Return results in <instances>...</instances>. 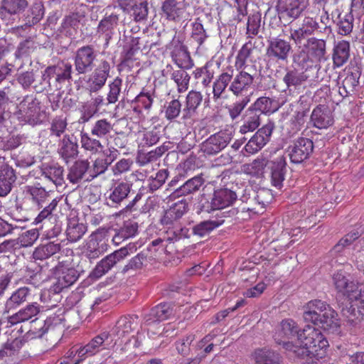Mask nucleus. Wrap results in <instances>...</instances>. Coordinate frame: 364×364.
Listing matches in <instances>:
<instances>
[{
  "label": "nucleus",
  "instance_id": "obj_1",
  "mask_svg": "<svg viewBox=\"0 0 364 364\" xmlns=\"http://www.w3.org/2000/svg\"><path fill=\"white\" fill-rule=\"evenodd\" d=\"M299 345L294 353L297 356L309 357L319 360L326 355L328 342L319 329L307 325L299 334Z\"/></svg>",
  "mask_w": 364,
  "mask_h": 364
},
{
  "label": "nucleus",
  "instance_id": "obj_2",
  "mask_svg": "<svg viewBox=\"0 0 364 364\" xmlns=\"http://www.w3.org/2000/svg\"><path fill=\"white\" fill-rule=\"evenodd\" d=\"M73 65L65 61H60L56 65L47 67L42 73L41 82L34 85L37 92H41L49 87L50 89L60 90L66 82L72 78Z\"/></svg>",
  "mask_w": 364,
  "mask_h": 364
},
{
  "label": "nucleus",
  "instance_id": "obj_3",
  "mask_svg": "<svg viewBox=\"0 0 364 364\" xmlns=\"http://www.w3.org/2000/svg\"><path fill=\"white\" fill-rule=\"evenodd\" d=\"M188 210V203L185 200L173 203L168 209L164 212L160 219V223L169 229L167 240H178L181 237L183 228L180 225V219Z\"/></svg>",
  "mask_w": 364,
  "mask_h": 364
},
{
  "label": "nucleus",
  "instance_id": "obj_4",
  "mask_svg": "<svg viewBox=\"0 0 364 364\" xmlns=\"http://www.w3.org/2000/svg\"><path fill=\"white\" fill-rule=\"evenodd\" d=\"M40 102L31 96H26L17 106L14 114L24 124L36 125L41 124L46 118V113L41 110Z\"/></svg>",
  "mask_w": 364,
  "mask_h": 364
},
{
  "label": "nucleus",
  "instance_id": "obj_5",
  "mask_svg": "<svg viewBox=\"0 0 364 364\" xmlns=\"http://www.w3.org/2000/svg\"><path fill=\"white\" fill-rule=\"evenodd\" d=\"M54 277L49 291L58 294L70 287L79 277L78 272L70 266V258L62 260L55 267Z\"/></svg>",
  "mask_w": 364,
  "mask_h": 364
},
{
  "label": "nucleus",
  "instance_id": "obj_6",
  "mask_svg": "<svg viewBox=\"0 0 364 364\" xmlns=\"http://www.w3.org/2000/svg\"><path fill=\"white\" fill-rule=\"evenodd\" d=\"M348 301L355 302L360 309L357 311L355 309H343V315L350 326L364 329V284L357 283L349 295Z\"/></svg>",
  "mask_w": 364,
  "mask_h": 364
},
{
  "label": "nucleus",
  "instance_id": "obj_7",
  "mask_svg": "<svg viewBox=\"0 0 364 364\" xmlns=\"http://www.w3.org/2000/svg\"><path fill=\"white\" fill-rule=\"evenodd\" d=\"M113 339L108 332H102L92 338L86 345L79 348H73L70 349V356L77 355L82 360L89 356L94 355L100 351L109 349L114 346Z\"/></svg>",
  "mask_w": 364,
  "mask_h": 364
},
{
  "label": "nucleus",
  "instance_id": "obj_8",
  "mask_svg": "<svg viewBox=\"0 0 364 364\" xmlns=\"http://www.w3.org/2000/svg\"><path fill=\"white\" fill-rule=\"evenodd\" d=\"M301 332L299 326L293 319L286 318L282 320L277 326L273 337L275 342L282 345L284 349L294 352V349L297 348L296 345L289 340L297 336V342L299 343V334Z\"/></svg>",
  "mask_w": 364,
  "mask_h": 364
},
{
  "label": "nucleus",
  "instance_id": "obj_9",
  "mask_svg": "<svg viewBox=\"0 0 364 364\" xmlns=\"http://www.w3.org/2000/svg\"><path fill=\"white\" fill-rule=\"evenodd\" d=\"M252 166L258 171L262 170L265 166L270 169L271 183L274 187L280 189L287 173V162L284 156H279L274 160L267 162L264 159H255Z\"/></svg>",
  "mask_w": 364,
  "mask_h": 364
},
{
  "label": "nucleus",
  "instance_id": "obj_10",
  "mask_svg": "<svg viewBox=\"0 0 364 364\" xmlns=\"http://www.w3.org/2000/svg\"><path fill=\"white\" fill-rule=\"evenodd\" d=\"M97 51L92 45L78 48L74 53V68L77 75H85L95 67Z\"/></svg>",
  "mask_w": 364,
  "mask_h": 364
},
{
  "label": "nucleus",
  "instance_id": "obj_11",
  "mask_svg": "<svg viewBox=\"0 0 364 364\" xmlns=\"http://www.w3.org/2000/svg\"><path fill=\"white\" fill-rule=\"evenodd\" d=\"M306 8V0H278L277 4L279 18L290 23L299 18Z\"/></svg>",
  "mask_w": 364,
  "mask_h": 364
},
{
  "label": "nucleus",
  "instance_id": "obj_12",
  "mask_svg": "<svg viewBox=\"0 0 364 364\" xmlns=\"http://www.w3.org/2000/svg\"><path fill=\"white\" fill-rule=\"evenodd\" d=\"M266 55L276 62H287L292 51L289 41L279 37L269 38L267 40Z\"/></svg>",
  "mask_w": 364,
  "mask_h": 364
},
{
  "label": "nucleus",
  "instance_id": "obj_13",
  "mask_svg": "<svg viewBox=\"0 0 364 364\" xmlns=\"http://www.w3.org/2000/svg\"><path fill=\"white\" fill-rule=\"evenodd\" d=\"M314 151L312 140L299 137L288 147L289 156L292 163L300 164L309 159Z\"/></svg>",
  "mask_w": 364,
  "mask_h": 364
},
{
  "label": "nucleus",
  "instance_id": "obj_14",
  "mask_svg": "<svg viewBox=\"0 0 364 364\" xmlns=\"http://www.w3.org/2000/svg\"><path fill=\"white\" fill-rule=\"evenodd\" d=\"M92 70L93 72L87 81V86L91 92H96L105 86L109 76L111 65L107 60L101 59Z\"/></svg>",
  "mask_w": 364,
  "mask_h": 364
},
{
  "label": "nucleus",
  "instance_id": "obj_15",
  "mask_svg": "<svg viewBox=\"0 0 364 364\" xmlns=\"http://www.w3.org/2000/svg\"><path fill=\"white\" fill-rule=\"evenodd\" d=\"M231 134L227 131L218 132L201 144V150L206 155H215L223 150L231 141Z\"/></svg>",
  "mask_w": 364,
  "mask_h": 364
},
{
  "label": "nucleus",
  "instance_id": "obj_16",
  "mask_svg": "<svg viewBox=\"0 0 364 364\" xmlns=\"http://www.w3.org/2000/svg\"><path fill=\"white\" fill-rule=\"evenodd\" d=\"M168 48L171 50L173 61L181 69H191L193 66V60L187 48L179 40L173 38Z\"/></svg>",
  "mask_w": 364,
  "mask_h": 364
},
{
  "label": "nucleus",
  "instance_id": "obj_17",
  "mask_svg": "<svg viewBox=\"0 0 364 364\" xmlns=\"http://www.w3.org/2000/svg\"><path fill=\"white\" fill-rule=\"evenodd\" d=\"M318 28H321L316 19L306 16L303 19L299 27L290 28L289 38L296 45H301L306 38L314 35Z\"/></svg>",
  "mask_w": 364,
  "mask_h": 364
},
{
  "label": "nucleus",
  "instance_id": "obj_18",
  "mask_svg": "<svg viewBox=\"0 0 364 364\" xmlns=\"http://www.w3.org/2000/svg\"><path fill=\"white\" fill-rule=\"evenodd\" d=\"M318 68L316 67H307L305 70L299 71L296 68L287 69L286 73L283 77V82L287 86V90L291 91L292 89L299 88L311 77L310 73L317 72Z\"/></svg>",
  "mask_w": 364,
  "mask_h": 364
},
{
  "label": "nucleus",
  "instance_id": "obj_19",
  "mask_svg": "<svg viewBox=\"0 0 364 364\" xmlns=\"http://www.w3.org/2000/svg\"><path fill=\"white\" fill-rule=\"evenodd\" d=\"M237 194L228 188L215 190L210 202V208L208 206L206 211L225 208L233 204L237 200Z\"/></svg>",
  "mask_w": 364,
  "mask_h": 364
},
{
  "label": "nucleus",
  "instance_id": "obj_20",
  "mask_svg": "<svg viewBox=\"0 0 364 364\" xmlns=\"http://www.w3.org/2000/svg\"><path fill=\"white\" fill-rule=\"evenodd\" d=\"M333 124V116L328 108L317 105L312 111L309 124L318 129H327Z\"/></svg>",
  "mask_w": 364,
  "mask_h": 364
},
{
  "label": "nucleus",
  "instance_id": "obj_21",
  "mask_svg": "<svg viewBox=\"0 0 364 364\" xmlns=\"http://www.w3.org/2000/svg\"><path fill=\"white\" fill-rule=\"evenodd\" d=\"M63 319L59 316H50L44 321L33 320L31 322V328L26 333L27 339H36L41 338L48 330L53 328L55 326L60 324Z\"/></svg>",
  "mask_w": 364,
  "mask_h": 364
},
{
  "label": "nucleus",
  "instance_id": "obj_22",
  "mask_svg": "<svg viewBox=\"0 0 364 364\" xmlns=\"http://www.w3.org/2000/svg\"><path fill=\"white\" fill-rule=\"evenodd\" d=\"M44 16V6L41 2L33 3L21 16L22 25L16 28L17 31H25L37 24Z\"/></svg>",
  "mask_w": 364,
  "mask_h": 364
},
{
  "label": "nucleus",
  "instance_id": "obj_23",
  "mask_svg": "<svg viewBox=\"0 0 364 364\" xmlns=\"http://www.w3.org/2000/svg\"><path fill=\"white\" fill-rule=\"evenodd\" d=\"M255 76L247 71L241 70L234 77L229 86V90L236 96L244 95L251 87Z\"/></svg>",
  "mask_w": 364,
  "mask_h": 364
},
{
  "label": "nucleus",
  "instance_id": "obj_24",
  "mask_svg": "<svg viewBox=\"0 0 364 364\" xmlns=\"http://www.w3.org/2000/svg\"><path fill=\"white\" fill-rule=\"evenodd\" d=\"M28 6L27 0H1L0 18L9 21L11 16L23 12Z\"/></svg>",
  "mask_w": 364,
  "mask_h": 364
},
{
  "label": "nucleus",
  "instance_id": "obj_25",
  "mask_svg": "<svg viewBox=\"0 0 364 364\" xmlns=\"http://www.w3.org/2000/svg\"><path fill=\"white\" fill-rule=\"evenodd\" d=\"M329 306L321 300H311L306 304V310L303 315L304 319L306 322H311L314 324L320 323L322 314Z\"/></svg>",
  "mask_w": 364,
  "mask_h": 364
},
{
  "label": "nucleus",
  "instance_id": "obj_26",
  "mask_svg": "<svg viewBox=\"0 0 364 364\" xmlns=\"http://www.w3.org/2000/svg\"><path fill=\"white\" fill-rule=\"evenodd\" d=\"M58 153L65 162L75 159L78 155V144L73 135H65L58 145Z\"/></svg>",
  "mask_w": 364,
  "mask_h": 364
},
{
  "label": "nucleus",
  "instance_id": "obj_27",
  "mask_svg": "<svg viewBox=\"0 0 364 364\" xmlns=\"http://www.w3.org/2000/svg\"><path fill=\"white\" fill-rule=\"evenodd\" d=\"M132 184L129 182H119L115 183L110 189V193L107 198V204L115 206L126 199L131 191Z\"/></svg>",
  "mask_w": 364,
  "mask_h": 364
},
{
  "label": "nucleus",
  "instance_id": "obj_28",
  "mask_svg": "<svg viewBox=\"0 0 364 364\" xmlns=\"http://www.w3.org/2000/svg\"><path fill=\"white\" fill-rule=\"evenodd\" d=\"M304 48L309 53L313 60L321 62L326 59V43L323 39H318L315 37L308 38Z\"/></svg>",
  "mask_w": 364,
  "mask_h": 364
},
{
  "label": "nucleus",
  "instance_id": "obj_29",
  "mask_svg": "<svg viewBox=\"0 0 364 364\" xmlns=\"http://www.w3.org/2000/svg\"><path fill=\"white\" fill-rule=\"evenodd\" d=\"M138 326V317L136 316H125L118 319L114 327L112 329V334L120 338L130 333Z\"/></svg>",
  "mask_w": 364,
  "mask_h": 364
},
{
  "label": "nucleus",
  "instance_id": "obj_30",
  "mask_svg": "<svg viewBox=\"0 0 364 364\" xmlns=\"http://www.w3.org/2000/svg\"><path fill=\"white\" fill-rule=\"evenodd\" d=\"M127 254H124V252H112L97 264L92 272V277L97 279L100 278L106 274L117 261L122 259Z\"/></svg>",
  "mask_w": 364,
  "mask_h": 364
},
{
  "label": "nucleus",
  "instance_id": "obj_31",
  "mask_svg": "<svg viewBox=\"0 0 364 364\" xmlns=\"http://www.w3.org/2000/svg\"><path fill=\"white\" fill-rule=\"evenodd\" d=\"M184 0H165L162 3V15L168 21H178L184 11Z\"/></svg>",
  "mask_w": 364,
  "mask_h": 364
},
{
  "label": "nucleus",
  "instance_id": "obj_32",
  "mask_svg": "<svg viewBox=\"0 0 364 364\" xmlns=\"http://www.w3.org/2000/svg\"><path fill=\"white\" fill-rule=\"evenodd\" d=\"M39 312L40 305L36 302H33L28 304L26 307L10 316L8 321L11 325L25 322L38 315Z\"/></svg>",
  "mask_w": 364,
  "mask_h": 364
},
{
  "label": "nucleus",
  "instance_id": "obj_33",
  "mask_svg": "<svg viewBox=\"0 0 364 364\" xmlns=\"http://www.w3.org/2000/svg\"><path fill=\"white\" fill-rule=\"evenodd\" d=\"M172 313V308L169 304H160L153 308L150 313L145 316V323L149 325L154 322L166 320Z\"/></svg>",
  "mask_w": 364,
  "mask_h": 364
},
{
  "label": "nucleus",
  "instance_id": "obj_34",
  "mask_svg": "<svg viewBox=\"0 0 364 364\" xmlns=\"http://www.w3.org/2000/svg\"><path fill=\"white\" fill-rule=\"evenodd\" d=\"M16 176L14 170L8 166L0 168V197L7 196L11 191Z\"/></svg>",
  "mask_w": 364,
  "mask_h": 364
},
{
  "label": "nucleus",
  "instance_id": "obj_35",
  "mask_svg": "<svg viewBox=\"0 0 364 364\" xmlns=\"http://www.w3.org/2000/svg\"><path fill=\"white\" fill-rule=\"evenodd\" d=\"M234 70L228 68L226 71L222 73L213 85V98L218 100L221 98L223 93L232 81Z\"/></svg>",
  "mask_w": 364,
  "mask_h": 364
},
{
  "label": "nucleus",
  "instance_id": "obj_36",
  "mask_svg": "<svg viewBox=\"0 0 364 364\" xmlns=\"http://www.w3.org/2000/svg\"><path fill=\"white\" fill-rule=\"evenodd\" d=\"M204 182L205 180L201 176H194L175 189L173 195L176 197H181L192 194L198 191Z\"/></svg>",
  "mask_w": 364,
  "mask_h": 364
},
{
  "label": "nucleus",
  "instance_id": "obj_37",
  "mask_svg": "<svg viewBox=\"0 0 364 364\" xmlns=\"http://www.w3.org/2000/svg\"><path fill=\"white\" fill-rule=\"evenodd\" d=\"M333 281L337 291L349 300V295L356 287L358 282L349 281L341 272H337L333 275Z\"/></svg>",
  "mask_w": 364,
  "mask_h": 364
},
{
  "label": "nucleus",
  "instance_id": "obj_38",
  "mask_svg": "<svg viewBox=\"0 0 364 364\" xmlns=\"http://www.w3.org/2000/svg\"><path fill=\"white\" fill-rule=\"evenodd\" d=\"M26 195L32 202L39 208L46 203L49 198V193L39 183L33 186H27L25 189Z\"/></svg>",
  "mask_w": 364,
  "mask_h": 364
},
{
  "label": "nucleus",
  "instance_id": "obj_39",
  "mask_svg": "<svg viewBox=\"0 0 364 364\" xmlns=\"http://www.w3.org/2000/svg\"><path fill=\"white\" fill-rule=\"evenodd\" d=\"M90 167L87 160L76 161L69 168L68 179L73 184L82 181Z\"/></svg>",
  "mask_w": 364,
  "mask_h": 364
},
{
  "label": "nucleus",
  "instance_id": "obj_40",
  "mask_svg": "<svg viewBox=\"0 0 364 364\" xmlns=\"http://www.w3.org/2000/svg\"><path fill=\"white\" fill-rule=\"evenodd\" d=\"M260 117L261 115L252 109L248 108L243 116V122L240 127V132L244 134L257 129L260 125Z\"/></svg>",
  "mask_w": 364,
  "mask_h": 364
},
{
  "label": "nucleus",
  "instance_id": "obj_41",
  "mask_svg": "<svg viewBox=\"0 0 364 364\" xmlns=\"http://www.w3.org/2000/svg\"><path fill=\"white\" fill-rule=\"evenodd\" d=\"M203 100V95L200 92L191 90L186 96V107L183 110V119H186L196 112L197 108Z\"/></svg>",
  "mask_w": 364,
  "mask_h": 364
},
{
  "label": "nucleus",
  "instance_id": "obj_42",
  "mask_svg": "<svg viewBox=\"0 0 364 364\" xmlns=\"http://www.w3.org/2000/svg\"><path fill=\"white\" fill-rule=\"evenodd\" d=\"M350 44L348 41H341L335 46L333 53L334 67L343 65L349 58Z\"/></svg>",
  "mask_w": 364,
  "mask_h": 364
},
{
  "label": "nucleus",
  "instance_id": "obj_43",
  "mask_svg": "<svg viewBox=\"0 0 364 364\" xmlns=\"http://www.w3.org/2000/svg\"><path fill=\"white\" fill-rule=\"evenodd\" d=\"M167 71L172 70L171 73V79L174 81L177 85V91L179 93L186 92L189 87L191 77L186 72V69H179L173 70L171 65L166 67Z\"/></svg>",
  "mask_w": 364,
  "mask_h": 364
},
{
  "label": "nucleus",
  "instance_id": "obj_44",
  "mask_svg": "<svg viewBox=\"0 0 364 364\" xmlns=\"http://www.w3.org/2000/svg\"><path fill=\"white\" fill-rule=\"evenodd\" d=\"M321 322L315 323V325H321V327L328 331L332 332H336L338 331L340 327V321L338 318L337 313L329 306L328 309L325 311V313L322 314L321 318Z\"/></svg>",
  "mask_w": 364,
  "mask_h": 364
},
{
  "label": "nucleus",
  "instance_id": "obj_45",
  "mask_svg": "<svg viewBox=\"0 0 364 364\" xmlns=\"http://www.w3.org/2000/svg\"><path fill=\"white\" fill-rule=\"evenodd\" d=\"M118 21V15L114 14L106 16L100 21L97 33L105 34L107 43L111 39L113 30L117 26Z\"/></svg>",
  "mask_w": 364,
  "mask_h": 364
},
{
  "label": "nucleus",
  "instance_id": "obj_46",
  "mask_svg": "<svg viewBox=\"0 0 364 364\" xmlns=\"http://www.w3.org/2000/svg\"><path fill=\"white\" fill-rule=\"evenodd\" d=\"M253 358L255 364H280L279 354L269 349L256 350Z\"/></svg>",
  "mask_w": 364,
  "mask_h": 364
},
{
  "label": "nucleus",
  "instance_id": "obj_47",
  "mask_svg": "<svg viewBox=\"0 0 364 364\" xmlns=\"http://www.w3.org/2000/svg\"><path fill=\"white\" fill-rule=\"evenodd\" d=\"M30 295V290L27 287H21L16 290L6 302L8 311L14 309L24 303Z\"/></svg>",
  "mask_w": 364,
  "mask_h": 364
},
{
  "label": "nucleus",
  "instance_id": "obj_48",
  "mask_svg": "<svg viewBox=\"0 0 364 364\" xmlns=\"http://www.w3.org/2000/svg\"><path fill=\"white\" fill-rule=\"evenodd\" d=\"M85 227L82 223L73 218L68 220L66 235L70 242H75L80 239L85 232Z\"/></svg>",
  "mask_w": 364,
  "mask_h": 364
},
{
  "label": "nucleus",
  "instance_id": "obj_49",
  "mask_svg": "<svg viewBox=\"0 0 364 364\" xmlns=\"http://www.w3.org/2000/svg\"><path fill=\"white\" fill-rule=\"evenodd\" d=\"M313 60L307 53L306 49L303 47L299 48L292 55V63L296 67L300 68L301 70H306L307 67H316L312 64Z\"/></svg>",
  "mask_w": 364,
  "mask_h": 364
},
{
  "label": "nucleus",
  "instance_id": "obj_50",
  "mask_svg": "<svg viewBox=\"0 0 364 364\" xmlns=\"http://www.w3.org/2000/svg\"><path fill=\"white\" fill-rule=\"evenodd\" d=\"M43 176L52 181L56 186L63 183V168L59 166H50L43 169Z\"/></svg>",
  "mask_w": 364,
  "mask_h": 364
},
{
  "label": "nucleus",
  "instance_id": "obj_51",
  "mask_svg": "<svg viewBox=\"0 0 364 364\" xmlns=\"http://www.w3.org/2000/svg\"><path fill=\"white\" fill-rule=\"evenodd\" d=\"M168 176V171L166 169L159 170L154 177L151 176L147 180V190L149 193H154L159 189L165 183Z\"/></svg>",
  "mask_w": 364,
  "mask_h": 364
},
{
  "label": "nucleus",
  "instance_id": "obj_52",
  "mask_svg": "<svg viewBox=\"0 0 364 364\" xmlns=\"http://www.w3.org/2000/svg\"><path fill=\"white\" fill-rule=\"evenodd\" d=\"M338 19L337 23L338 33L343 36L350 34L353 30L354 21L351 13H348L343 16L340 14Z\"/></svg>",
  "mask_w": 364,
  "mask_h": 364
},
{
  "label": "nucleus",
  "instance_id": "obj_53",
  "mask_svg": "<svg viewBox=\"0 0 364 364\" xmlns=\"http://www.w3.org/2000/svg\"><path fill=\"white\" fill-rule=\"evenodd\" d=\"M21 346V341L18 338L8 341L0 349V359L16 355L19 351Z\"/></svg>",
  "mask_w": 364,
  "mask_h": 364
},
{
  "label": "nucleus",
  "instance_id": "obj_54",
  "mask_svg": "<svg viewBox=\"0 0 364 364\" xmlns=\"http://www.w3.org/2000/svg\"><path fill=\"white\" fill-rule=\"evenodd\" d=\"M80 143L82 148L93 154L98 152L99 149L103 147L98 139L92 138L87 133L85 132H81Z\"/></svg>",
  "mask_w": 364,
  "mask_h": 364
},
{
  "label": "nucleus",
  "instance_id": "obj_55",
  "mask_svg": "<svg viewBox=\"0 0 364 364\" xmlns=\"http://www.w3.org/2000/svg\"><path fill=\"white\" fill-rule=\"evenodd\" d=\"M36 48V45L34 40L29 37L26 40L21 41L15 51V57L21 58L29 55Z\"/></svg>",
  "mask_w": 364,
  "mask_h": 364
},
{
  "label": "nucleus",
  "instance_id": "obj_56",
  "mask_svg": "<svg viewBox=\"0 0 364 364\" xmlns=\"http://www.w3.org/2000/svg\"><path fill=\"white\" fill-rule=\"evenodd\" d=\"M112 129L111 123L105 119L97 120L92 127L91 134L97 138H102Z\"/></svg>",
  "mask_w": 364,
  "mask_h": 364
},
{
  "label": "nucleus",
  "instance_id": "obj_57",
  "mask_svg": "<svg viewBox=\"0 0 364 364\" xmlns=\"http://www.w3.org/2000/svg\"><path fill=\"white\" fill-rule=\"evenodd\" d=\"M182 105L178 100H172L164 106L165 117L168 121H173L181 112Z\"/></svg>",
  "mask_w": 364,
  "mask_h": 364
},
{
  "label": "nucleus",
  "instance_id": "obj_58",
  "mask_svg": "<svg viewBox=\"0 0 364 364\" xmlns=\"http://www.w3.org/2000/svg\"><path fill=\"white\" fill-rule=\"evenodd\" d=\"M360 77V72L358 68L349 69L346 77L343 80V84L345 85L346 88L354 92L358 86Z\"/></svg>",
  "mask_w": 364,
  "mask_h": 364
},
{
  "label": "nucleus",
  "instance_id": "obj_59",
  "mask_svg": "<svg viewBox=\"0 0 364 364\" xmlns=\"http://www.w3.org/2000/svg\"><path fill=\"white\" fill-rule=\"evenodd\" d=\"M362 233L363 231H358L356 230L350 232L338 242V243L334 246V248L338 250H341L343 248L350 249L353 242L357 240Z\"/></svg>",
  "mask_w": 364,
  "mask_h": 364
},
{
  "label": "nucleus",
  "instance_id": "obj_60",
  "mask_svg": "<svg viewBox=\"0 0 364 364\" xmlns=\"http://www.w3.org/2000/svg\"><path fill=\"white\" fill-rule=\"evenodd\" d=\"M272 100L267 97H259L249 108L252 109L258 114L271 112Z\"/></svg>",
  "mask_w": 364,
  "mask_h": 364
},
{
  "label": "nucleus",
  "instance_id": "obj_61",
  "mask_svg": "<svg viewBox=\"0 0 364 364\" xmlns=\"http://www.w3.org/2000/svg\"><path fill=\"white\" fill-rule=\"evenodd\" d=\"M261 26V15L259 14H253L248 17L247 23V32L248 38H253L259 33Z\"/></svg>",
  "mask_w": 364,
  "mask_h": 364
},
{
  "label": "nucleus",
  "instance_id": "obj_62",
  "mask_svg": "<svg viewBox=\"0 0 364 364\" xmlns=\"http://www.w3.org/2000/svg\"><path fill=\"white\" fill-rule=\"evenodd\" d=\"M122 85V80L119 77H117L109 85V92L107 96V100L108 104H114L118 101L119 96L121 92V87Z\"/></svg>",
  "mask_w": 364,
  "mask_h": 364
},
{
  "label": "nucleus",
  "instance_id": "obj_63",
  "mask_svg": "<svg viewBox=\"0 0 364 364\" xmlns=\"http://www.w3.org/2000/svg\"><path fill=\"white\" fill-rule=\"evenodd\" d=\"M259 129L245 145V151L250 154H255L259 151L267 142L260 137Z\"/></svg>",
  "mask_w": 364,
  "mask_h": 364
},
{
  "label": "nucleus",
  "instance_id": "obj_64",
  "mask_svg": "<svg viewBox=\"0 0 364 364\" xmlns=\"http://www.w3.org/2000/svg\"><path fill=\"white\" fill-rule=\"evenodd\" d=\"M253 48L254 46L251 41H248L242 46L236 57L235 64L237 66L241 68L245 65L247 60L252 54Z\"/></svg>",
  "mask_w": 364,
  "mask_h": 364
}]
</instances>
